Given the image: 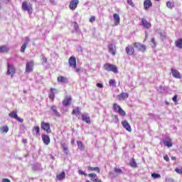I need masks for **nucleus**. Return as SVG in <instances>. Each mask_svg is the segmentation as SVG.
I'll use <instances>...</instances> for the list:
<instances>
[{
    "instance_id": "nucleus-1",
    "label": "nucleus",
    "mask_w": 182,
    "mask_h": 182,
    "mask_svg": "<svg viewBox=\"0 0 182 182\" xmlns=\"http://www.w3.org/2000/svg\"><path fill=\"white\" fill-rule=\"evenodd\" d=\"M103 68L107 72H113V73H119L117 70V66L110 64V63H105L103 65Z\"/></svg>"
},
{
    "instance_id": "nucleus-2",
    "label": "nucleus",
    "mask_w": 182,
    "mask_h": 182,
    "mask_svg": "<svg viewBox=\"0 0 182 182\" xmlns=\"http://www.w3.org/2000/svg\"><path fill=\"white\" fill-rule=\"evenodd\" d=\"M112 109L116 113H119V116L124 117L126 116V111H124L120 105H118L117 103H114L112 105Z\"/></svg>"
},
{
    "instance_id": "nucleus-3",
    "label": "nucleus",
    "mask_w": 182,
    "mask_h": 182,
    "mask_svg": "<svg viewBox=\"0 0 182 182\" xmlns=\"http://www.w3.org/2000/svg\"><path fill=\"white\" fill-rule=\"evenodd\" d=\"M133 46H134V48L137 49L138 52H141L142 53H144V52H146L147 50V46L140 43L135 42L133 43Z\"/></svg>"
},
{
    "instance_id": "nucleus-4",
    "label": "nucleus",
    "mask_w": 182,
    "mask_h": 182,
    "mask_svg": "<svg viewBox=\"0 0 182 182\" xmlns=\"http://www.w3.org/2000/svg\"><path fill=\"white\" fill-rule=\"evenodd\" d=\"M16 72V69L15 68V66L12 64H7V75L9 76H11V77H14V75H15Z\"/></svg>"
},
{
    "instance_id": "nucleus-5",
    "label": "nucleus",
    "mask_w": 182,
    "mask_h": 182,
    "mask_svg": "<svg viewBox=\"0 0 182 182\" xmlns=\"http://www.w3.org/2000/svg\"><path fill=\"white\" fill-rule=\"evenodd\" d=\"M23 11H27L28 14H29V15H31L33 11V9L32 8V4L30 2L24 1Z\"/></svg>"
},
{
    "instance_id": "nucleus-6",
    "label": "nucleus",
    "mask_w": 182,
    "mask_h": 182,
    "mask_svg": "<svg viewBox=\"0 0 182 182\" xmlns=\"http://www.w3.org/2000/svg\"><path fill=\"white\" fill-rule=\"evenodd\" d=\"M41 127L42 130H44L45 132H46V133H52V130H50V124H49L48 122H42L41 124Z\"/></svg>"
},
{
    "instance_id": "nucleus-7",
    "label": "nucleus",
    "mask_w": 182,
    "mask_h": 182,
    "mask_svg": "<svg viewBox=\"0 0 182 182\" xmlns=\"http://www.w3.org/2000/svg\"><path fill=\"white\" fill-rule=\"evenodd\" d=\"M33 60L27 62L26 64V73H31V72H33Z\"/></svg>"
},
{
    "instance_id": "nucleus-8",
    "label": "nucleus",
    "mask_w": 182,
    "mask_h": 182,
    "mask_svg": "<svg viewBox=\"0 0 182 182\" xmlns=\"http://www.w3.org/2000/svg\"><path fill=\"white\" fill-rule=\"evenodd\" d=\"M72 95H66L63 100V105L65 106V107L70 106L72 103Z\"/></svg>"
},
{
    "instance_id": "nucleus-9",
    "label": "nucleus",
    "mask_w": 182,
    "mask_h": 182,
    "mask_svg": "<svg viewBox=\"0 0 182 182\" xmlns=\"http://www.w3.org/2000/svg\"><path fill=\"white\" fill-rule=\"evenodd\" d=\"M9 116L11 119H15L16 120L19 122V123H22V122H23V119L18 116L16 111H12L9 114Z\"/></svg>"
},
{
    "instance_id": "nucleus-10",
    "label": "nucleus",
    "mask_w": 182,
    "mask_h": 182,
    "mask_svg": "<svg viewBox=\"0 0 182 182\" xmlns=\"http://www.w3.org/2000/svg\"><path fill=\"white\" fill-rule=\"evenodd\" d=\"M125 50L127 53V55H128L129 56H133V55H134V47H133V46L132 45H128L126 48H125Z\"/></svg>"
},
{
    "instance_id": "nucleus-11",
    "label": "nucleus",
    "mask_w": 182,
    "mask_h": 182,
    "mask_svg": "<svg viewBox=\"0 0 182 182\" xmlns=\"http://www.w3.org/2000/svg\"><path fill=\"white\" fill-rule=\"evenodd\" d=\"M68 63L70 68H73V69H76V66H77V64H76V57L71 56L68 60Z\"/></svg>"
},
{
    "instance_id": "nucleus-12",
    "label": "nucleus",
    "mask_w": 182,
    "mask_h": 182,
    "mask_svg": "<svg viewBox=\"0 0 182 182\" xmlns=\"http://www.w3.org/2000/svg\"><path fill=\"white\" fill-rule=\"evenodd\" d=\"M77 5H79V0H71L69 8L71 9V11H75V9L77 8Z\"/></svg>"
},
{
    "instance_id": "nucleus-13",
    "label": "nucleus",
    "mask_w": 182,
    "mask_h": 182,
    "mask_svg": "<svg viewBox=\"0 0 182 182\" xmlns=\"http://www.w3.org/2000/svg\"><path fill=\"white\" fill-rule=\"evenodd\" d=\"M141 25L145 29H150L151 28V23L147 21L146 18H141Z\"/></svg>"
},
{
    "instance_id": "nucleus-14",
    "label": "nucleus",
    "mask_w": 182,
    "mask_h": 182,
    "mask_svg": "<svg viewBox=\"0 0 182 182\" xmlns=\"http://www.w3.org/2000/svg\"><path fill=\"white\" fill-rule=\"evenodd\" d=\"M129 98V93L127 92H122L121 94L117 96V100H126V99Z\"/></svg>"
},
{
    "instance_id": "nucleus-15",
    "label": "nucleus",
    "mask_w": 182,
    "mask_h": 182,
    "mask_svg": "<svg viewBox=\"0 0 182 182\" xmlns=\"http://www.w3.org/2000/svg\"><path fill=\"white\" fill-rule=\"evenodd\" d=\"M58 90H56L55 88L53 87H50V93L48 94V97L50 99V100H52V102H53V100H55V92H57Z\"/></svg>"
},
{
    "instance_id": "nucleus-16",
    "label": "nucleus",
    "mask_w": 182,
    "mask_h": 182,
    "mask_svg": "<svg viewBox=\"0 0 182 182\" xmlns=\"http://www.w3.org/2000/svg\"><path fill=\"white\" fill-rule=\"evenodd\" d=\"M122 124L124 127V129H125L127 132H129V133H131L132 132V127L130 126V124H129V122L127 121H122Z\"/></svg>"
},
{
    "instance_id": "nucleus-17",
    "label": "nucleus",
    "mask_w": 182,
    "mask_h": 182,
    "mask_svg": "<svg viewBox=\"0 0 182 182\" xmlns=\"http://www.w3.org/2000/svg\"><path fill=\"white\" fill-rule=\"evenodd\" d=\"M153 6V3L151 0H145L144 1V9L147 11V9H149V8H151Z\"/></svg>"
},
{
    "instance_id": "nucleus-18",
    "label": "nucleus",
    "mask_w": 182,
    "mask_h": 182,
    "mask_svg": "<svg viewBox=\"0 0 182 182\" xmlns=\"http://www.w3.org/2000/svg\"><path fill=\"white\" fill-rule=\"evenodd\" d=\"M82 122L87 123V124H90V117L87 114H81Z\"/></svg>"
},
{
    "instance_id": "nucleus-19",
    "label": "nucleus",
    "mask_w": 182,
    "mask_h": 182,
    "mask_svg": "<svg viewBox=\"0 0 182 182\" xmlns=\"http://www.w3.org/2000/svg\"><path fill=\"white\" fill-rule=\"evenodd\" d=\"M113 18H114V25L115 26H117V25L120 24V16L117 14H113Z\"/></svg>"
},
{
    "instance_id": "nucleus-20",
    "label": "nucleus",
    "mask_w": 182,
    "mask_h": 182,
    "mask_svg": "<svg viewBox=\"0 0 182 182\" xmlns=\"http://www.w3.org/2000/svg\"><path fill=\"white\" fill-rule=\"evenodd\" d=\"M108 52H109L112 56H114V55H116V46H113V44H109L108 46Z\"/></svg>"
},
{
    "instance_id": "nucleus-21",
    "label": "nucleus",
    "mask_w": 182,
    "mask_h": 182,
    "mask_svg": "<svg viewBox=\"0 0 182 182\" xmlns=\"http://www.w3.org/2000/svg\"><path fill=\"white\" fill-rule=\"evenodd\" d=\"M171 73L172 76H173L175 79H181V74L177 70L172 69Z\"/></svg>"
},
{
    "instance_id": "nucleus-22",
    "label": "nucleus",
    "mask_w": 182,
    "mask_h": 182,
    "mask_svg": "<svg viewBox=\"0 0 182 182\" xmlns=\"http://www.w3.org/2000/svg\"><path fill=\"white\" fill-rule=\"evenodd\" d=\"M41 137L43 143L46 144V146L50 143V137H49V136L43 134Z\"/></svg>"
},
{
    "instance_id": "nucleus-23",
    "label": "nucleus",
    "mask_w": 182,
    "mask_h": 182,
    "mask_svg": "<svg viewBox=\"0 0 182 182\" xmlns=\"http://www.w3.org/2000/svg\"><path fill=\"white\" fill-rule=\"evenodd\" d=\"M57 80L58 83H68L69 80H68V77L60 75L58 77Z\"/></svg>"
},
{
    "instance_id": "nucleus-24",
    "label": "nucleus",
    "mask_w": 182,
    "mask_h": 182,
    "mask_svg": "<svg viewBox=\"0 0 182 182\" xmlns=\"http://www.w3.org/2000/svg\"><path fill=\"white\" fill-rule=\"evenodd\" d=\"M88 177H90V178H95L92 181L93 182H103L102 181V179H97V175L96 173H89Z\"/></svg>"
},
{
    "instance_id": "nucleus-25",
    "label": "nucleus",
    "mask_w": 182,
    "mask_h": 182,
    "mask_svg": "<svg viewBox=\"0 0 182 182\" xmlns=\"http://www.w3.org/2000/svg\"><path fill=\"white\" fill-rule=\"evenodd\" d=\"M50 109L54 113L55 116H56L57 117H60V113L58 112V108L56 107V105H52L50 107Z\"/></svg>"
},
{
    "instance_id": "nucleus-26",
    "label": "nucleus",
    "mask_w": 182,
    "mask_h": 182,
    "mask_svg": "<svg viewBox=\"0 0 182 182\" xmlns=\"http://www.w3.org/2000/svg\"><path fill=\"white\" fill-rule=\"evenodd\" d=\"M164 146H166V147H173V142L171 141V139L166 138L164 141Z\"/></svg>"
},
{
    "instance_id": "nucleus-27",
    "label": "nucleus",
    "mask_w": 182,
    "mask_h": 182,
    "mask_svg": "<svg viewBox=\"0 0 182 182\" xmlns=\"http://www.w3.org/2000/svg\"><path fill=\"white\" fill-rule=\"evenodd\" d=\"M66 177V173H65V171L61 172L60 174L56 175V179L59 181H62V180H64V178Z\"/></svg>"
},
{
    "instance_id": "nucleus-28",
    "label": "nucleus",
    "mask_w": 182,
    "mask_h": 182,
    "mask_svg": "<svg viewBox=\"0 0 182 182\" xmlns=\"http://www.w3.org/2000/svg\"><path fill=\"white\" fill-rule=\"evenodd\" d=\"M175 46L179 49H182V38H178L175 41Z\"/></svg>"
},
{
    "instance_id": "nucleus-29",
    "label": "nucleus",
    "mask_w": 182,
    "mask_h": 182,
    "mask_svg": "<svg viewBox=\"0 0 182 182\" xmlns=\"http://www.w3.org/2000/svg\"><path fill=\"white\" fill-rule=\"evenodd\" d=\"M9 50V48L6 46H0V53H6Z\"/></svg>"
},
{
    "instance_id": "nucleus-30",
    "label": "nucleus",
    "mask_w": 182,
    "mask_h": 182,
    "mask_svg": "<svg viewBox=\"0 0 182 182\" xmlns=\"http://www.w3.org/2000/svg\"><path fill=\"white\" fill-rule=\"evenodd\" d=\"M87 170L89 171H96L97 173H100V168L99 167L88 166Z\"/></svg>"
},
{
    "instance_id": "nucleus-31",
    "label": "nucleus",
    "mask_w": 182,
    "mask_h": 182,
    "mask_svg": "<svg viewBox=\"0 0 182 182\" xmlns=\"http://www.w3.org/2000/svg\"><path fill=\"white\" fill-rule=\"evenodd\" d=\"M77 144L78 146V149L81 151H83L85 150V145H83V143L81 141H77Z\"/></svg>"
},
{
    "instance_id": "nucleus-32",
    "label": "nucleus",
    "mask_w": 182,
    "mask_h": 182,
    "mask_svg": "<svg viewBox=\"0 0 182 182\" xmlns=\"http://www.w3.org/2000/svg\"><path fill=\"white\" fill-rule=\"evenodd\" d=\"M0 132L1 133H8V132H9V128L8 126L1 127L0 128Z\"/></svg>"
},
{
    "instance_id": "nucleus-33",
    "label": "nucleus",
    "mask_w": 182,
    "mask_h": 182,
    "mask_svg": "<svg viewBox=\"0 0 182 182\" xmlns=\"http://www.w3.org/2000/svg\"><path fill=\"white\" fill-rule=\"evenodd\" d=\"M61 147H62L63 151L65 153H66V154H68V153H69V148L68 147V145H66V144H62Z\"/></svg>"
},
{
    "instance_id": "nucleus-34",
    "label": "nucleus",
    "mask_w": 182,
    "mask_h": 182,
    "mask_svg": "<svg viewBox=\"0 0 182 182\" xmlns=\"http://www.w3.org/2000/svg\"><path fill=\"white\" fill-rule=\"evenodd\" d=\"M41 132V128H39V126H36L33 127V133H36V134H39Z\"/></svg>"
},
{
    "instance_id": "nucleus-35",
    "label": "nucleus",
    "mask_w": 182,
    "mask_h": 182,
    "mask_svg": "<svg viewBox=\"0 0 182 182\" xmlns=\"http://www.w3.org/2000/svg\"><path fill=\"white\" fill-rule=\"evenodd\" d=\"M77 113H80V108L79 107H77L73 109L72 114L76 115Z\"/></svg>"
},
{
    "instance_id": "nucleus-36",
    "label": "nucleus",
    "mask_w": 182,
    "mask_h": 182,
    "mask_svg": "<svg viewBox=\"0 0 182 182\" xmlns=\"http://www.w3.org/2000/svg\"><path fill=\"white\" fill-rule=\"evenodd\" d=\"M166 6L167 8H168L169 9H173L174 4H173V2L171 1H167L166 2Z\"/></svg>"
},
{
    "instance_id": "nucleus-37",
    "label": "nucleus",
    "mask_w": 182,
    "mask_h": 182,
    "mask_svg": "<svg viewBox=\"0 0 182 182\" xmlns=\"http://www.w3.org/2000/svg\"><path fill=\"white\" fill-rule=\"evenodd\" d=\"M114 171L115 173H117V174H123V171H122L121 168H119L117 167H115L114 168Z\"/></svg>"
},
{
    "instance_id": "nucleus-38",
    "label": "nucleus",
    "mask_w": 182,
    "mask_h": 182,
    "mask_svg": "<svg viewBox=\"0 0 182 182\" xmlns=\"http://www.w3.org/2000/svg\"><path fill=\"white\" fill-rule=\"evenodd\" d=\"M109 86H114V87H116V80L113 79L109 80Z\"/></svg>"
},
{
    "instance_id": "nucleus-39",
    "label": "nucleus",
    "mask_w": 182,
    "mask_h": 182,
    "mask_svg": "<svg viewBox=\"0 0 182 182\" xmlns=\"http://www.w3.org/2000/svg\"><path fill=\"white\" fill-rule=\"evenodd\" d=\"M130 166L131 167H134V168L137 167V164L136 163V161L134 160V159H133L132 161H131Z\"/></svg>"
},
{
    "instance_id": "nucleus-40",
    "label": "nucleus",
    "mask_w": 182,
    "mask_h": 182,
    "mask_svg": "<svg viewBox=\"0 0 182 182\" xmlns=\"http://www.w3.org/2000/svg\"><path fill=\"white\" fill-rule=\"evenodd\" d=\"M73 28L75 29V31H79V25L77 24V23L76 21H74L73 23Z\"/></svg>"
},
{
    "instance_id": "nucleus-41",
    "label": "nucleus",
    "mask_w": 182,
    "mask_h": 182,
    "mask_svg": "<svg viewBox=\"0 0 182 182\" xmlns=\"http://www.w3.org/2000/svg\"><path fill=\"white\" fill-rule=\"evenodd\" d=\"M151 177L153 178H160V177H161V176L159 173H151Z\"/></svg>"
},
{
    "instance_id": "nucleus-42",
    "label": "nucleus",
    "mask_w": 182,
    "mask_h": 182,
    "mask_svg": "<svg viewBox=\"0 0 182 182\" xmlns=\"http://www.w3.org/2000/svg\"><path fill=\"white\" fill-rule=\"evenodd\" d=\"M151 46L152 48H156V39H154V38L151 39Z\"/></svg>"
},
{
    "instance_id": "nucleus-43",
    "label": "nucleus",
    "mask_w": 182,
    "mask_h": 182,
    "mask_svg": "<svg viewBox=\"0 0 182 182\" xmlns=\"http://www.w3.org/2000/svg\"><path fill=\"white\" fill-rule=\"evenodd\" d=\"M127 4L128 5H130L132 8H134L135 5L134 3L133 2V0H127Z\"/></svg>"
},
{
    "instance_id": "nucleus-44",
    "label": "nucleus",
    "mask_w": 182,
    "mask_h": 182,
    "mask_svg": "<svg viewBox=\"0 0 182 182\" xmlns=\"http://www.w3.org/2000/svg\"><path fill=\"white\" fill-rule=\"evenodd\" d=\"M95 21H96V17L95 16H92L90 19H89V21L91 23H93V22H95Z\"/></svg>"
},
{
    "instance_id": "nucleus-45",
    "label": "nucleus",
    "mask_w": 182,
    "mask_h": 182,
    "mask_svg": "<svg viewBox=\"0 0 182 182\" xmlns=\"http://www.w3.org/2000/svg\"><path fill=\"white\" fill-rule=\"evenodd\" d=\"M175 171H176V173H178V174H182V168H175Z\"/></svg>"
},
{
    "instance_id": "nucleus-46",
    "label": "nucleus",
    "mask_w": 182,
    "mask_h": 182,
    "mask_svg": "<svg viewBox=\"0 0 182 182\" xmlns=\"http://www.w3.org/2000/svg\"><path fill=\"white\" fill-rule=\"evenodd\" d=\"M79 174H80L81 176H85L86 177V176H87V173H85V171H82V170H79L78 171Z\"/></svg>"
},
{
    "instance_id": "nucleus-47",
    "label": "nucleus",
    "mask_w": 182,
    "mask_h": 182,
    "mask_svg": "<svg viewBox=\"0 0 182 182\" xmlns=\"http://www.w3.org/2000/svg\"><path fill=\"white\" fill-rule=\"evenodd\" d=\"M177 97H178L177 95H175L173 97L172 100H173V102H174V103H177Z\"/></svg>"
},
{
    "instance_id": "nucleus-48",
    "label": "nucleus",
    "mask_w": 182,
    "mask_h": 182,
    "mask_svg": "<svg viewBox=\"0 0 182 182\" xmlns=\"http://www.w3.org/2000/svg\"><path fill=\"white\" fill-rule=\"evenodd\" d=\"M42 60L43 63H48V58L46 57H43Z\"/></svg>"
},
{
    "instance_id": "nucleus-49",
    "label": "nucleus",
    "mask_w": 182,
    "mask_h": 182,
    "mask_svg": "<svg viewBox=\"0 0 182 182\" xmlns=\"http://www.w3.org/2000/svg\"><path fill=\"white\" fill-rule=\"evenodd\" d=\"M164 159L166 161H170V158H168V156L167 155L164 156Z\"/></svg>"
},
{
    "instance_id": "nucleus-50",
    "label": "nucleus",
    "mask_w": 182,
    "mask_h": 182,
    "mask_svg": "<svg viewBox=\"0 0 182 182\" xmlns=\"http://www.w3.org/2000/svg\"><path fill=\"white\" fill-rule=\"evenodd\" d=\"M1 182H11V180H9V178H3L1 180Z\"/></svg>"
},
{
    "instance_id": "nucleus-51",
    "label": "nucleus",
    "mask_w": 182,
    "mask_h": 182,
    "mask_svg": "<svg viewBox=\"0 0 182 182\" xmlns=\"http://www.w3.org/2000/svg\"><path fill=\"white\" fill-rule=\"evenodd\" d=\"M97 87H100V89L103 88V84L102 83H97Z\"/></svg>"
},
{
    "instance_id": "nucleus-52",
    "label": "nucleus",
    "mask_w": 182,
    "mask_h": 182,
    "mask_svg": "<svg viewBox=\"0 0 182 182\" xmlns=\"http://www.w3.org/2000/svg\"><path fill=\"white\" fill-rule=\"evenodd\" d=\"M112 117H114L117 120V122H119V116L113 115Z\"/></svg>"
},
{
    "instance_id": "nucleus-53",
    "label": "nucleus",
    "mask_w": 182,
    "mask_h": 182,
    "mask_svg": "<svg viewBox=\"0 0 182 182\" xmlns=\"http://www.w3.org/2000/svg\"><path fill=\"white\" fill-rule=\"evenodd\" d=\"M75 69L77 73H79V72H80V68H75Z\"/></svg>"
},
{
    "instance_id": "nucleus-54",
    "label": "nucleus",
    "mask_w": 182,
    "mask_h": 182,
    "mask_svg": "<svg viewBox=\"0 0 182 182\" xmlns=\"http://www.w3.org/2000/svg\"><path fill=\"white\" fill-rule=\"evenodd\" d=\"M21 52L23 53V45L21 46Z\"/></svg>"
},
{
    "instance_id": "nucleus-55",
    "label": "nucleus",
    "mask_w": 182,
    "mask_h": 182,
    "mask_svg": "<svg viewBox=\"0 0 182 182\" xmlns=\"http://www.w3.org/2000/svg\"><path fill=\"white\" fill-rule=\"evenodd\" d=\"M25 49H26V43L23 44V50H25Z\"/></svg>"
},
{
    "instance_id": "nucleus-56",
    "label": "nucleus",
    "mask_w": 182,
    "mask_h": 182,
    "mask_svg": "<svg viewBox=\"0 0 182 182\" xmlns=\"http://www.w3.org/2000/svg\"><path fill=\"white\" fill-rule=\"evenodd\" d=\"M171 160H176V156H172Z\"/></svg>"
},
{
    "instance_id": "nucleus-57",
    "label": "nucleus",
    "mask_w": 182,
    "mask_h": 182,
    "mask_svg": "<svg viewBox=\"0 0 182 182\" xmlns=\"http://www.w3.org/2000/svg\"><path fill=\"white\" fill-rule=\"evenodd\" d=\"M2 8V3L0 2V9Z\"/></svg>"
},
{
    "instance_id": "nucleus-58",
    "label": "nucleus",
    "mask_w": 182,
    "mask_h": 182,
    "mask_svg": "<svg viewBox=\"0 0 182 182\" xmlns=\"http://www.w3.org/2000/svg\"><path fill=\"white\" fill-rule=\"evenodd\" d=\"M73 143H75V140L73 139V140L71 141V144H73Z\"/></svg>"
},
{
    "instance_id": "nucleus-59",
    "label": "nucleus",
    "mask_w": 182,
    "mask_h": 182,
    "mask_svg": "<svg viewBox=\"0 0 182 182\" xmlns=\"http://www.w3.org/2000/svg\"><path fill=\"white\" fill-rule=\"evenodd\" d=\"M21 8L23 9V3L21 4Z\"/></svg>"
},
{
    "instance_id": "nucleus-60",
    "label": "nucleus",
    "mask_w": 182,
    "mask_h": 182,
    "mask_svg": "<svg viewBox=\"0 0 182 182\" xmlns=\"http://www.w3.org/2000/svg\"><path fill=\"white\" fill-rule=\"evenodd\" d=\"M9 2V0H6V4H8Z\"/></svg>"
},
{
    "instance_id": "nucleus-61",
    "label": "nucleus",
    "mask_w": 182,
    "mask_h": 182,
    "mask_svg": "<svg viewBox=\"0 0 182 182\" xmlns=\"http://www.w3.org/2000/svg\"><path fill=\"white\" fill-rule=\"evenodd\" d=\"M23 142H24V143H26V140H24Z\"/></svg>"
},
{
    "instance_id": "nucleus-62",
    "label": "nucleus",
    "mask_w": 182,
    "mask_h": 182,
    "mask_svg": "<svg viewBox=\"0 0 182 182\" xmlns=\"http://www.w3.org/2000/svg\"><path fill=\"white\" fill-rule=\"evenodd\" d=\"M155 1H158V2H159L160 0H155Z\"/></svg>"
}]
</instances>
